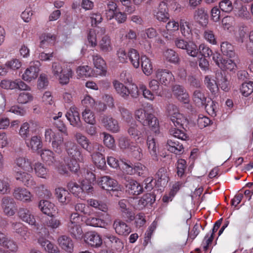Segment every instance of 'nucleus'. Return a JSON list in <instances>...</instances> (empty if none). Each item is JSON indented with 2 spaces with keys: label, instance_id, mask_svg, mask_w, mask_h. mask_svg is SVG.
Returning <instances> with one entry per match:
<instances>
[{
  "label": "nucleus",
  "instance_id": "1",
  "mask_svg": "<svg viewBox=\"0 0 253 253\" xmlns=\"http://www.w3.org/2000/svg\"><path fill=\"white\" fill-rule=\"evenodd\" d=\"M44 137L46 141L51 142L52 147L55 152L61 153L65 148L72 159L78 160L80 162L83 161L80 149L77 144L71 140L64 142L63 136L59 132L48 128L45 130Z\"/></svg>",
  "mask_w": 253,
  "mask_h": 253
},
{
  "label": "nucleus",
  "instance_id": "2",
  "mask_svg": "<svg viewBox=\"0 0 253 253\" xmlns=\"http://www.w3.org/2000/svg\"><path fill=\"white\" fill-rule=\"evenodd\" d=\"M153 111V105L147 104L146 109L140 108L135 111V117L143 126H148L152 131L157 133L159 131V123Z\"/></svg>",
  "mask_w": 253,
  "mask_h": 253
},
{
  "label": "nucleus",
  "instance_id": "3",
  "mask_svg": "<svg viewBox=\"0 0 253 253\" xmlns=\"http://www.w3.org/2000/svg\"><path fill=\"white\" fill-rule=\"evenodd\" d=\"M81 217L77 212L72 213L70 216L69 221L67 224V230L71 236L77 240H80L83 237V231L81 226Z\"/></svg>",
  "mask_w": 253,
  "mask_h": 253
},
{
  "label": "nucleus",
  "instance_id": "4",
  "mask_svg": "<svg viewBox=\"0 0 253 253\" xmlns=\"http://www.w3.org/2000/svg\"><path fill=\"white\" fill-rule=\"evenodd\" d=\"M51 71L53 75L55 77L58 78L60 83L62 84H67L73 75V72L71 68L64 70L62 65L58 62L52 63Z\"/></svg>",
  "mask_w": 253,
  "mask_h": 253
},
{
  "label": "nucleus",
  "instance_id": "5",
  "mask_svg": "<svg viewBox=\"0 0 253 253\" xmlns=\"http://www.w3.org/2000/svg\"><path fill=\"white\" fill-rule=\"evenodd\" d=\"M74 138L77 143L83 149L91 153L94 150L101 151L103 146L98 143H91L88 138L81 132H76L74 134Z\"/></svg>",
  "mask_w": 253,
  "mask_h": 253
},
{
  "label": "nucleus",
  "instance_id": "6",
  "mask_svg": "<svg viewBox=\"0 0 253 253\" xmlns=\"http://www.w3.org/2000/svg\"><path fill=\"white\" fill-rule=\"evenodd\" d=\"M155 195L152 193L144 194L140 199L131 198L130 202L133 208L137 210H142L146 207L151 206L155 201Z\"/></svg>",
  "mask_w": 253,
  "mask_h": 253
},
{
  "label": "nucleus",
  "instance_id": "7",
  "mask_svg": "<svg viewBox=\"0 0 253 253\" xmlns=\"http://www.w3.org/2000/svg\"><path fill=\"white\" fill-rule=\"evenodd\" d=\"M167 111L174 126L177 127H183L186 120L182 114L179 113L177 107L173 104H169L167 107Z\"/></svg>",
  "mask_w": 253,
  "mask_h": 253
},
{
  "label": "nucleus",
  "instance_id": "8",
  "mask_svg": "<svg viewBox=\"0 0 253 253\" xmlns=\"http://www.w3.org/2000/svg\"><path fill=\"white\" fill-rule=\"evenodd\" d=\"M40 66L41 63L39 61L30 62L29 67L22 76V79L28 82L36 80L39 73Z\"/></svg>",
  "mask_w": 253,
  "mask_h": 253
},
{
  "label": "nucleus",
  "instance_id": "9",
  "mask_svg": "<svg viewBox=\"0 0 253 253\" xmlns=\"http://www.w3.org/2000/svg\"><path fill=\"white\" fill-rule=\"evenodd\" d=\"M101 122L104 127L112 133H118L121 126L118 121L110 115H104L101 117Z\"/></svg>",
  "mask_w": 253,
  "mask_h": 253
},
{
  "label": "nucleus",
  "instance_id": "10",
  "mask_svg": "<svg viewBox=\"0 0 253 253\" xmlns=\"http://www.w3.org/2000/svg\"><path fill=\"white\" fill-rule=\"evenodd\" d=\"M175 44L177 48L185 50L187 53L192 57H197L198 55L197 46L193 42H188L182 39H176Z\"/></svg>",
  "mask_w": 253,
  "mask_h": 253
},
{
  "label": "nucleus",
  "instance_id": "11",
  "mask_svg": "<svg viewBox=\"0 0 253 253\" xmlns=\"http://www.w3.org/2000/svg\"><path fill=\"white\" fill-rule=\"evenodd\" d=\"M1 207L4 213L7 216H13L17 210L14 200L8 196L3 197L1 200Z\"/></svg>",
  "mask_w": 253,
  "mask_h": 253
},
{
  "label": "nucleus",
  "instance_id": "12",
  "mask_svg": "<svg viewBox=\"0 0 253 253\" xmlns=\"http://www.w3.org/2000/svg\"><path fill=\"white\" fill-rule=\"evenodd\" d=\"M98 185L103 189L108 191H118L120 186L118 182L108 176L101 177L98 181Z\"/></svg>",
  "mask_w": 253,
  "mask_h": 253
},
{
  "label": "nucleus",
  "instance_id": "13",
  "mask_svg": "<svg viewBox=\"0 0 253 253\" xmlns=\"http://www.w3.org/2000/svg\"><path fill=\"white\" fill-rule=\"evenodd\" d=\"M13 196L15 199L24 203L31 202L33 198V196L28 190L21 187L14 188Z\"/></svg>",
  "mask_w": 253,
  "mask_h": 253
},
{
  "label": "nucleus",
  "instance_id": "14",
  "mask_svg": "<svg viewBox=\"0 0 253 253\" xmlns=\"http://www.w3.org/2000/svg\"><path fill=\"white\" fill-rule=\"evenodd\" d=\"M15 179L21 182L25 186L29 188H33L36 186V182L34 177L27 171L17 170L15 173Z\"/></svg>",
  "mask_w": 253,
  "mask_h": 253
},
{
  "label": "nucleus",
  "instance_id": "15",
  "mask_svg": "<svg viewBox=\"0 0 253 253\" xmlns=\"http://www.w3.org/2000/svg\"><path fill=\"white\" fill-rule=\"evenodd\" d=\"M65 116L71 125L78 128L82 127V125L79 113L78 111L77 108L75 106L70 107L66 113Z\"/></svg>",
  "mask_w": 253,
  "mask_h": 253
},
{
  "label": "nucleus",
  "instance_id": "16",
  "mask_svg": "<svg viewBox=\"0 0 253 253\" xmlns=\"http://www.w3.org/2000/svg\"><path fill=\"white\" fill-rule=\"evenodd\" d=\"M17 214L19 218L23 221L31 226L38 227V224L37 223L35 216L28 209L20 208L18 210Z\"/></svg>",
  "mask_w": 253,
  "mask_h": 253
},
{
  "label": "nucleus",
  "instance_id": "17",
  "mask_svg": "<svg viewBox=\"0 0 253 253\" xmlns=\"http://www.w3.org/2000/svg\"><path fill=\"white\" fill-rule=\"evenodd\" d=\"M156 79L162 84L167 85L174 80L172 74L167 69H158L155 73Z\"/></svg>",
  "mask_w": 253,
  "mask_h": 253
},
{
  "label": "nucleus",
  "instance_id": "18",
  "mask_svg": "<svg viewBox=\"0 0 253 253\" xmlns=\"http://www.w3.org/2000/svg\"><path fill=\"white\" fill-rule=\"evenodd\" d=\"M100 51L103 54H108L113 50V45L110 37L105 34L101 36L98 42Z\"/></svg>",
  "mask_w": 253,
  "mask_h": 253
},
{
  "label": "nucleus",
  "instance_id": "19",
  "mask_svg": "<svg viewBox=\"0 0 253 253\" xmlns=\"http://www.w3.org/2000/svg\"><path fill=\"white\" fill-rule=\"evenodd\" d=\"M125 184L126 191L129 194L138 195L143 192L142 186L134 179L128 178Z\"/></svg>",
  "mask_w": 253,
  "mask_h": 253
},
{
  "label": "nucleus",
  "instance_id": "20",
  "mask_svg": "<svg viewBox=\"0 0 253 253\" xmlns=\"http://www.w3.org/2000/svg\"><path fill=\"white\" fill-rule=\"evenodd\" d=\"M85 241L92 247H99L102 244L100 235L95 232H89L85 235Z\"/></svg>",
  "mask_w": 253,
  "mask_h": 253
},
{
  "label": "nucleus",
  "instance_id": "21",
  "mask_svg": "<svg viewBox=\"0 0 253 253\" xmlns=\"http://www.w3.org/2000/svg\"><path fill=\"white\" fill-rule=\"evenodd\" d=\"M154 15L156 18L160 21L166 22L169 20V16L168 8L164 1L160 2L157 11Z\"/></svg>",
  "mask_w": 253,
  "mask_h": 253
},
{
  "label": "nucleus",
  "instance_id": "22",
  "mask_svg": "<svg viewBox=\"0 0 253 253\" xmlns=\"http://www.w3.org/2000/svg\"><path fill=\"white\" fill-rule=\"evenodd\" d=\"M172 93L180 101L184 103L188 102V94L182 86L177 84L174 85L172 87Z\"/></svg>",
  "mask_w": 253,
  "mask_h": 253
},
{
  "label": "nucleus",
  "instance_id": "23",
  "mask_svg": "<svg viewBox=\"0 0 253 253\" xmlns=\"http://www.w3.org/2000/svg\"><path fill=\"white\" fill-rule=\"evenodd\" d=\"M113 227L119 235L127 236L131 232L130 227L126 222L120 219L114 221Z\"/></svg>",
  "mask_w": 253,
  "mask_h": 253
},
{
  "label": "nucleus",
  "instance_id": "24",
  "mask_svg": "<svg viewBox=\"0 0 253 253\" xmlns=\"http://www.w3.org/2000/svg\"><path fill=\"white\" fill-rule=\"evenodd\" d=\"M58 243L60 247L66 252L69 253L73 252L74 244L69 237L66 235L60 236L58 239Z\"/></svg>",
  "mask_w": 253,
  "mask_h": 253
},
{
  "label": "nucleus",
  "instance_id": "25",
  "mask_svg": "<svg viewBox=\"0 0 253 253\" xmlns=\"http://www.w3.org/2000/svg\"><path fill=\"white\" fill-rule=\"evenodd\" d=\"M106 32L105 28H97L95 30H90L88 35L87 40L91 44L92 47H94L97 45V36H101L104 35Z\"/></svg>",
  "mask_w": 253,
  "mask_h": 253
},
{
  "label": "nucleus",
  "instance_id": "26",
  "mask_svg": "<svg viewBox=\"0 0 253 253\" xmlns=\"http://www.w3.org/2000/svg\"><path fill=\"white\" fill-rule=\"evenodd\" d=\"M103 151H104V149L101 151L94 150L91 153L94 164L98 168L100 169H103L106 166L105 157L101 153Z\"/></svg>",
  "mask_w": 253,
  "mask_h": 253
},
{
  "label": "nucleus",
  "instance_id": "27",
  "mask_svg": "<svg viewBox=\"0 0 253 253\" xmlns=\"http://www.w3.org/2000/svg\"><path fill=\"white\" fill-rule=\"evenodd\" d=\"M0 245L13 252H16L18 249L16 243L14 241L8 239L3 233L0 232Z\"/></svg>",
  "mask_w": 253,
  "mask_h": 253
},
{
  "label": "nucleus",
  "instance_id": "28",
  "mask_svg": "<svg viewBox=\"0 0 253 253\" xmlns=\"http://www.w3.org/2000/svg\"><path fill=\"white\" fill-rule=\"evenodd\" d=\"M55 194L58 201L62 205L68 204L71 200V194L67 190L63 188L56 189Z\"/></svg>",
  "mask_w": 253,
  "mask_h": 253
},
{
  "label": "nucleus",
  "instance_id": "29",
  "mask_svg": "<svg viewBox=\"0 0 253 253\" xmlns=\"http://www.w3.org/2000/svg\"><path fill=\"white\" fill-rule=\"evenodd\" d=\"M27 146L34 152H37L42 148V142L41 137L38 136H33L30 139L25 141Z\"/></svg>",
  "mask_w": 253,
  "mask_h": 253
},
{
  "label": "nucleus",
  "instance_id": "30",
  "mask_svg": "<svg viewBox=\"0 0 253 253\" xmlns=\"http://www.w3.org/2000/svg\"><path fill=\"white\" fill-rule=\"evenodd\" d=\"M11 227L13 232L19 234L24 240L26 239L28 237V229L23 223L20 222H12Z\"/></svg>",
  "mask_w": 253,
  "mask_h": 253
},
{
  "label": "nucleus",
  "instance_id": "31",
  "mask_svg": "<svg viewBox=\"0 0 253 253\" xmlns=\"http://www.w3.org/2000/svg\"><path fill=\"white\" fill-rule=\"evenodd\" d=\"M39 208L44 214L51 215L56 211V207L53 203L47 200H41L39 204Z\"/></svg>",
  "mask_w": 253,
  "mask_h": 253
},
{
  "label": "nucleus",
  "instance_id": "32",
  "mask_svg": "<svg viewBox=\"0 0 253 253\" xmlns=\"http://www.w3.org/2000/svg\"><path fill=\"white\" fill-rule=\"evenodd\" d=\"M167 148L171 153L180 154L183 152V146L175 139H169L167 141Z\"/></svg>",
  "mask_w": 253,
  "mask_h": 253
},
{
  "label": "nucleus",
  "instance_id": "33",
  "mask_svg": "<svg viewBox=\"0 0 253 253\" xmlns=\"http://www.w3.org/2000/svg\"><path fill=\"white\" fill-rule=\"evenodd\" d=\"M147 145L149 152L154 160L158 161V147L154 138L148 136L147 140Z\"/></svg>",
  "mask_w": 253,
  "mask_h": 253
},
{
  "label": "nucleus",
  "instance_id": "34",
  "mask_svg": "<svg viewBox=\"0 0 253 253\" xmlns=\"http://www.w3.org/2000/svg\"><path fill=\"white\" fill-rule=\"evenodd\" d=\"M113 85L118 94L125 99H128V88L117 80L113 81Z\"/></svg>",
  "mask_w": 253,
  "mask_h": 253
},
{
  "label": "nucleus",
  "instance_id": "35",
  "mask_svg": "<svg viewBox=\"0 0 253 253\" xmlns=\"http://www.w3.org/2000/svg\"><path fill=\"white\" fill-rule=\"evenodd\" d=\"M16 166L27 172H32L33 170L31 162L25 157L17 158L15 161Z\"/></svg>",
  "mask_w": 253,
  "mask_h": 253
},
{
  "label": "nucleus",
  "instance_id": "36",
  "mask_svg": "<svg viewBox=\"0 0 253 253\" xmlns=\"http://www.w3.org/2000/svg\"><path fill=\"white\" fill-rule=\"evenodd\" d=\"M40 40V46L41 48H44L49 45H53L56 37L54 35L49 33L43 34L41 36Z\"/></svg>",
  "mask_w": 253,
  "mask_h": 253
},
{
  "label": "nucleus",
  "instance_id": "37",
  "mask_svg": "<svg viewBox=\"0 0 253 253\" xmlns=\"http://www.w3.org/2000/svg\"><path fill=\"white\" fill-rule=\"evenodd\" d=\"M193 100L195 104L199 107H203L207 102L206 97L200 89H197L194 91Z\"/></svg>",
  "mask_w": 253,
  "mask_h": 253
},
{
  "label": "nucleus",
  "instance_id": "38",
  "mask_svg": "<svg viewBox=\"0 0 253 253\" xmlns=\"http://www.w3.org/2000/svg\"><path fill=\"white\" fill-rule=\"evenodd\" d=\"M93 62L95 67L99 70L100 75H105L106 73L105 62L100 55H95L92 56Z\"/></svg>",
  "mask_w": 253,
  "mask_h": 253
},
{
  "label": "nucleus",
  "instance_id": "39",
  "mask_svg": "<svg viewBox=\"0 0 253 253\" xmlns=\"http://www.w3.org/2000/svg\"><path fill=\"white\" fill-rule=\"evenodd\" d=\"M215 78L221 88L225 91H228L230 88L229 82L226 76L221 72L218 71L216 72Z\"/></svg>",
  "mask_w": 253,
  "mask_h": 253
},
{
  "label": "nucleus",
  "instance_id": "40",
  "mask_svg": "<svg viewBox=\"0 0 253 253\" xmlns=\"http://www.w3.org/2000/svg\"><path fill=\"white\" fill-rule=\"evenodd\" d=\"M221 51L223 55L230 58L235 56L234 46L227 42H222L220 45Z\"/></svg>",
  "mask_w": 253,
  "mask_h": 253
},
{
  "label": "nucleus",
  "instance_id": "41",
  "mask_svg": "<svg viewBox=\"0 0 253 253\" xmlns=\"http://www.w3.org/2000/svg\"><path fill=\"white\" fill-rule=\"evenodd\" d=\"M36 174L39 177L47 179L49 177L48 169L40 163H36L34 166Z\"/></svg>",
  "mask_w": 253,
  "mask_h": 253
},
{
  "label": "nucleus",
  "instance_id": "42",
  "mask_svg": "<svg viewBox=\"0 0 253 253\" xmlns=\"http://www.w3.org/2000/svg\"><path fill=\"white\" fill-rule=\"evenodd\" d=\"M87 203L89 206L95 208L96 210L105 212H107L108 211L107 204L101 201L94 199H90L87 200Z\"/></svg>",
  "mask_w": 253,
  "mask_h": 253
},
{
  "label": "nucleus",
  "instance_id": "43",
  "mask_svg": "<svg viewBox=\"0 0 253 253\" xmlns=\"http://www.w3.org/2000/svg\"><path fill=\"white\" fill-rule=\"evenodd\" d=\"M141 67L143 73L146 76L150 75L153 72V65L149 58L146 56H142Z\"/></svg>",
  "mask_w": 253,
  "mask_h": 253
},
{
  "label": "nucleus",
  "instance_id": "44",
  "mask_svg": "<svg viewBox=\"0 0 253 253\" xmlns=\"http://www.w3.org/2000/svg\"><path fill=\"white\" fill-rule=\"evenodd\" d=\"M39 243L44 248V250L48 253H58L59 249L58 248L51 243L50 241L44 238H40L38 240Z\"/></svg>",
  "mask_w": 253,
  "mask_h": 253
},
{
  "label": "nucleus",
  "instance_id": "45",
  "mask_svg": "<svg viewBox=\"0 0 253 253\" xmlns=\"http://www.w3.org/2000/svg\"><path fill=\"white\" fill-rule=\"evenodd\" d=\"M127 134L133 139H139L142 135V132L139 129V126L135 123L128 125L127 128Z\"/></svg>",
  "mask_w": 253,
  "mask_h": 253
},
{
  "label": "nucleus",
  "instance_id": "46",
  "mask_svg": "<svg viewBox=\"0 0 253 253\" xmlns=\"http://www.w3.org/2000/svg\"><path fill=\"white\" fill-rule=\"evenodd\" d=\"M157 182L161 186H165L169 181V177L167 169L165 168H160L156 174Z\"/></svg>",
  "mask_w": 253,
  "mask_h": 253
},
{
  "label": "nucleus",
  "instance_id": "47",
  "mask_svg": "<svg viewBox=\"0 0 253 253\" xmlns=\"http://www.w3.org/2000/svg\"><path fill=\"white\" fill-rule=\"evenodd\" d=\"M128 57L133 66L138 68L140 65V56L138 51L133 48L130 49L128 52Z\"/></svg>",
  "mask_w": 253,
  "mask_h": 253
},
{
  "label": "nucleus",
  "instance_id": "48",
  "mask_svg": "<svg viewBox=\"0 0 253 253\" xmlns=\"http://www.w3.org/2000/svg\"><path fill=\"white\" fill-rule=\"evenodd\" d=\"M52 151L49 150H44L41 154V156L44 162L49 166L54 164L55 159Z\"/></svg>",
  "mask_w": 253,
  "mask_h": 253
},
{
  "label": "nucleus",
  "instance_id": "49",
  "mask_svg": "<svg viewBox=\"0 0 253 253\" xmlns=\"http://www.w3.org/2000/svg\"><path fill=\"white\" fill-rule=\"evenodd\" d=\"M179 27V24L174 20L169 21L166 25V28L167 33H164V36L168 39H170V35L172 33L178 30Z\"/></svg>",
  "mask_w": 253,
  "mask_h": 253
},
{
  "label": "nucleus",
  "instance_id": "50",
  "mask_svg": "<svg viewBox=\"0 0 253 253\" xmlns=\"http://www.w3.org/2000/svg\"><path fill=\"white\" fill-rule=\"evenodd\" d=\"M195 18L203 26H206L208 23V16L207 13L203 9H199L196 11Z\"/></svg>",
  "mask_w": 253,
  "mask_h": 253
},
{
  "label": "nucleus",
  "instance_id": "51",
  "mask_svg": "<svg viewBox=\"0 0 253 253\" xmlns=\"http://www.w3.org/2000/svg\"><path fill=\"white\" fill-rule=\"evenodd\" d=\"M208 113L211 116H215L218 110V105L211 100H208L204 106Z\"/></svg>",
  "mask_w": 253,
  "mask_h": 253
},
{
  "label": "nucleus",
  "instance_id": "52",
  "mask_svg": "<svg viewBox=\"0 0 253 253\" xmlns=\"http://www.w3.org/2000/svg\"><path fill=\"white\" fill-rule=\"evenodd\" d=\"M205 84L209 90L213 93H215L218 90L216 82L211 79L210 76H206L204 80Z\"/></svg>",
  "mask_w": 253,
  "mask_h": 253
},
{
  "label": "nucleus",
  "instance_id": "53",
  "mask_svg": "<svg viewBox=\"0 0 253 253\" xmlns=\"http://www.w3.org/2000/svg\"><path fill=\"white\" fill-rule=\"evenodd\" d=\"M182 35L187 38L191 33V28L189 23L185 19H181L179 22V27Z\"/></svg>",
  "mask_w": 253,
  "mask_h": 253
},
{
  "label": "nucleus",
  "instance_id": "54",
  "mask_svg": "<svg viewBox=\"0 0 253 253\" xmlns=\"http://www.w3.org/2000/svg\"><path fill=\"white\" fill-rule=\"evenodd\" d=\"M78 78H87L91 76V70L88 66H79L76 70Z\"/></svg>",
  "mask_w": 253,
  "mask_h": 253
},
{
  "label": "nucleus",
  "instance_id": "55",
  "mask_svg": "<svg viewBox=\"0 0 253 253\" xmlns=\"http://www.w3.org/2000/svg\"><path fill=\"white\" fill-rule=\"evenodd\" d=\"M103 142L104 145L109 149L114 150L116 148L115 141L113 136L107 132H103Z\"/></svg>",
  "mask_w": 253,
  "mask_h": 253
},
{
  "label": "nucleus",
  "instance_id": "56",
  "mask_svg": "<svg viewBox=\"0 0 253 253\" xmlns=\"http://www.w3.org/2000/svg\"><path fill=\"white\" fill-rule=\"evenodd\" d=\"M82 117L84 121L89 124L93 125L95 124L94 113L89 109H85L82 112Z\"/></svg>",
  "mask_w": 253,
  "mask_h": 253
},
{
  "label": "nucleus",
  "instance_id": "57",
  "mask_svg": "<svg viewBox=\"0 0 253 253\" xmlns=\"http://www.w3.org/2000/svg\"><path fill=\"white\" fill-rule=\"evenodd\" d=\"M129 204H131L130 199L129 200L126 199H122L118 203L121 211L127 215V216H132L131 215V212L130 210L128 208Z\"/></svg>",
  "mask_w": 253,
  "mask_h": 253
},
{
  "label": "nucleus",
  "instance_id": "58",
  "mask_svg": "<svg viewBox=\"0 0 253 253\" xmlns=\"http://www.w3.org/2000/svg\"><path fill=\"white\" fill-rule=\"evenodd\" d=\"M139 89L142 92L143 97L146 99L150 101H153L155 99V93L151 90L148 89L144 84H139Z\"/></svg>",
  "mask_w": 253,
  "mask_h": 253
},
{
  "label": "nucleus",
  "instance_id": "59",
  "mask_svg": "<svg viewBox=\"0 0 253 253\" xmlns=\"http://www.w3.org/2000/svg\"><path fill=\"white\" fill-rule=\"evenodd\" d=\"M161 83L157 79L151 80L149 82V87L156 95L162 96L163 93L160 89Z\"/></svg>",
  "mask_w": 253,
  "mask_h": 253
},
{
  "label": "nucleus",
  "instance_id": "60",
  "mask_svg": "<svg viewBox=\"0 0 253 253\" xmlns=\"http://www.w3.org/2000/svg\"><path fill=\"white\" fill-rule=\"evenodd\" d=\"M235 11V15L238 17L247 20L250 19L251 18L250 13L246 6L242 5L239 7Z\"/></svg>",
  "mask_w": 253,
  "mask_h": 253
},
{
  "label": "nucleus",
  "instance_id": "61",
  "mask_svg": "<svg viewBox=\"0 0 253 253\" xmlns=\"http://www.w3.org/2000/svg\"><path fill=\"white\" fill-rule=\"evenodd\" d=\"M242 94L245 96H248L253 92V82L249 81L242 84L241 87Z\"/></svg>",
  "mask_w": 253,
  "mask_h": 253
},
{
  "label": "nucleus",
  "instance_id": "62",
  "mask_svg": "<svg viewBox=\"0 0 253 253\" xmlns=\"http://www.w3.org/2000/svg\"><path fill=\"white\" fill-rule=\"evenodd\" d=\"M177 128H171L169 130L170 135H173L175 138H178L182 140H185L187 136L184 130Z\"/></svg>",
  "mask_w": 253,
  "mask_h": 253
},
{
  "label": "nucleus",
  "instance_id": "63",
  "mask_svg": "<svg viewBox=\"0 0 253 253\" xmlns=\"http://www.w3.org/2000/svg\"><path fill=\"white\" fill-rule=\"evenodd\" d=\"M10 191V184L8 181L5 179L0 178V195L9 194Z\"/></svg>",
  "mask_w": 253,
  "mask_h": 253
},
{
  "label": "nucleus",
  "instance_id": "64",
  "mask_svg": "<svg viewBox=\"0 0 253 253\" xmlns=\"http://www.w3.org/2000/svg\"><path fill=\"white\" fill-rule=\"evenodd\" d=\"M32 188L35 189V192L40 196H44L49 197L51 196V193L50 191L43 184H41L36 187L35 186L34 187Z\"/></svg>",
  "mask_w": 253,
  "mask_h": 253
}]
</instances>
